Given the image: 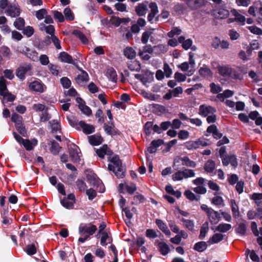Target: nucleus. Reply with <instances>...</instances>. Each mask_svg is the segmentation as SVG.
I'll use <instances>...</instances> for the list:
<instances>
[{"mask_svg": "<svg viewBox=\"0 0 262 262\" xmlns=\"http://www.w3.org/2000/svg\"><path fill=\"white\" fill-rule=\"evenodd\" d=\"M108 161L110 162L108 165V169L110 171H113L118 178H122L125 176V168L117 155L108 157Z\"/></svg>", "mask_w": 262, "mask_h": 262, "instance_id": "1", "label": "nucleus"}, {"mask_svg": "<svg viewBox=\"0 0 262 262\" xmlns=\"http://www.w3.org/2000/svg\"><path fill=\"white\" fill-rule=\"evenodd\" d=\"M97 230V227L91 223L81 224L78 228V233L81 235L78 238V242L81 243L85 242Z\"/></svg>", "mask_w": 262, "mask_h": 262, "instance_id": "2", "label": "nucleus"}, {"mask_svg": "<svg viewBox=\"0 0 262 262\" xmlns=\"http://www.w3.org/2000/svg\"><path fill=\"white\" fill-rule=\"evenodd\" d=\"M86 179L89 184L94 188H95L97 191L101 193L104 191V186L101 181L94 173L88 174Z\"/></svg>", "mask_w": 262, "mask_h": 262, "instance_id": "3", "label": "nucleus"}, {"mask_svg": "<svg viewBox=\"0 0 262 262\" xmlns=\"http://www.w3.org/2000/svg\"><path fill=\"white\" fill-rule=\"evenodd\" d=\"M179 34H180V29L178 28H174L168 32V36L171 38L168 40V45L173 47L177 46L179 42H180V37H178Z\"/></svg>", "mask_w": 262, "mask_h": 262, "instance_id": "4", "label": "nucleus"}, {"mask_svg": "<svg viewBox=\"0 0 262 262\" xmlns=\"http://www.w3.org/2000/svg\"><path fill=\"white\" fill-rule=\"evenodd\" d=\"M29 88L31 91L38 93H42L47 89L46 86L40 81H34L31 82Z\"/></svg>", "mask_w": 262, "mask_h": 262, "instance_id": "5", "label": "nucleus"}, {"mask_svg": "<svg viewBox=\"0 0 262 262\" xmlns=\"http://www.w3.org/2000/svg\"><path fill=\"white\" fill-rule=\"evenodd\" d=\"M149 7L150 9V12L148 15L147 20L151 24L157 22L158 21H156L155 20V18L156 17V15L159 12L157 4L153 2L150 3L149 5Z\"/></svg>", "mask_w": 262, "mask_h": 262, "instance_id": "6", "label": "nucleus"}, {"mask_svg": "<svg viewBox=\"0 0 262 262\" xmlns=\"http://www.w3.org/2000/svg\"><path fill=\"white\" fill-rule=\"evenodd\" d=\"M216 112L215 108L209 105H201L199 107V114L203 117H206L210 114Z\"/></svg>", "mask_w": 262, "mask_h": 262, "instance_id": "7", "label": "nucleus"}, {"mask_svg": "<svg viewBox=\"0 0 262 262\" xmlns=\"http://www.w3.org/2000/svg\"><path fill=\"white\" fill-rule=\"evenodd\" d=\"M32 67L31 64L21 66L16 70V75L20 79H24L25 75L31 72Z\"/></svg>", "mask_w": 262, "mask_h": 262, "instance_id": "8", "label": "nucleus"}, {"mask_svg": "<svg viewBox=\"0 0 262 262\" xmlns=\"http://www.w3.org/2000/svg\"><path fill=\"white\" fill-rule=\"evenodd\" d=\"M73 147H71L69 149L70 157L73 162H79L80 161V156L78 152L79 148L75 144H73Z\"/></svg>", "mask_w": 262, "mask_h": 262, "instance_id": "9", "label": "nucleus"}, {"mask_svg": "<svg viewBox=\"0 0 262 262\" xmlns=\"http://www.w3.org/2000/svg\"><path fill=\"white\" fill-rule=\"evenodd\" d=\"M76 102L78 104L79 108L84 114L88 116L92 114L91 109L85 104V102L82 98L77 97Z\"/></svg>", "mask_w": 262, "mask_h": 262, "instance_id": "10", "label": "nucleus"}, {"mask_svg": "<svg viewBox=\"0 0 262 262\" xmlns=\"http://www.w3.org/2000/svg\"><path fill=\"white\" fill-rule=\"evenodd\" d=\"M192 40L190 39H186L185 37L181 36V46L185 50L190 49L192 51H195L197 48L195 46H192Z\"/></svg>", "mask_w": 262, "mask_h": 262, "instance_id": "11", "label": "nucleus"}, {"mask_svg": "<svg viewBox=\"0 0 262 262\" xmlns=\"http://www.w3.org/2000/svg\"><path fill=\"white\" fill-rule=\"evenodd\" d=\"M5 12L6 14L12 17H15L20 14V9L18 6L15 4H11L6 9Z\"/></svg>", "mask_w": 262, "mask_h": 262, "instance_id": "12", "label": "nucleus"}, {"mask_svg": "<svg viewBox=\"0 0 262 262\" xmlns=\"http://www.w3.org/2000/svg\"><path fill=\"white\" fill-rule=\"evenodd\" d=\"M217 70L219 73L224 77L231 76L233 71L232 69L228 65L219 66Z\"/></svg>", "mask_w": 262, "mask_h": 262, "instance_id": "13", "label": "nucleus"}, {"mask_svg": "<svg viewBox=\"0 0 262 262\" xmlns=\"http://www.w3.org/2000/svg\"><path fill=\"white\" fill-rule=\"evenodd\" d=\"M79 129H81L85 134H90L95 132V127L93 125L86 124L83 121L78 122Z\"/></svg>", "mask_w": 262, "mask_h": 262, "instance_id": "14", "label": "nucleus"}, {"mask_svg": "<svg viewBox=\"0 0 262 262\" xmlns=\"http://www.w3.org/2000/svg\"><path fill=\"white\" fill-rule=\"evenodd\" d=\"M88 74L84 71L82 70L80 74H78L75 80L76 82L80 86H83L89 80Z\"/></svg>", "mask_w": 262, "mask_h": 262, "instance_id": "15", "label": "nucleus"}, {"mask_svg": "<svg viewBox=\"0 0 262 262\" xmlns=\"http://www.w3.org/2000/svg\"><path fill=\"white\" fill-rule=\"evenodd\" d=\"M155 244L158 246V249L162 255L165 256L169 253L170 251L169 246L165 242L156 240Z\"/></svg>", "mask_w": 262, "mask_h": 262, "instance_id": "16", "label": "nucleus"}, {"mask_svg": "<svg viewBox=\"0 0 262 262\" xmlns=\"http://www.w3.org/2000/svg\"><path fill=\"white\" fill-rule=\"evenodd\" d=\"M97 155L101 158H103L105 155L111 157L113 154L112 151L108 148L106 145H103L99 149L96 150Z\"/></svg>", "mask_w": 262, "mask_h": 262, "instance_id": "17", "label": "nucleus"}, {"mask_svg": "<svg viewBox=\"0 0 262 262\" xmlns=\"http://www.w3.org/2000/svg\"><path fill=\"white\" fill-rule=\"evenodd\" d=\"M208 215L211 224H216L221 220V216L219 213L217 211H214L212 209L209 210Z\"/></svg>", "mask_w": 262, "mask_h": 262, "instance_id": "18", "label": "nucleus"}, {"mask_svg": "<svg viewBox=\"0 0 262 262\" xmlns=\"http://www.w3.org/2000/svg\"><path fill=\"white\" fill-rule=\"evenodd\" d=\"M21 53L33 61H37L38 59V53L34 50L26 48L25 50H23Z\"/></svg>", "mask_w": 262, "mask_h": 262, "instance_id": "19", "label": "nucleus"}, {"mask_svg": "<svg viewBox=\"0 0 262 262\" xmlns=\"http://www.w3.org/2000/svg\"><path fill=\"white\" fill-rule=\"evenodd\" d=\"M156 223L158 228L168 236H170L171 232L168 229L167 225L161 220L156 219Z\"/></svg>", "mask_w": 262, "mask_h": 262, "instance_id": "20", "label": "nucleus"}, {"mask_svg": "<svg viewBox=\"0 0 262 262\" xmlns=\"http://www.w3.org/2000/svg\"><path fill=\"white\" fill-rule=\"evenodd\" d=\"M147 2L139 4L136 7V12L139 16H143L147 12Z\"/></svg>", "mask_w": 262, "mask_h": 262, "instance_id": "21", "label": "nucleus"}, {"mask_svg": "<svg viewBox=\"0 0 262 262\" xmlns=\"http://www.w3.org/2000/svg\"><path fill=\"white\" fill-rule=\"evenodd\" d=\"M104 129L107 134L111 136L119 134V130L115 127L113 123H111V125H108L105 123L104 124Z\"/></svg>", "mask_w": 262, "mask_h": 262, "instance_id": "22", "label": "nucleus"}, {"mask_svg": "<svg viewBox=\"0 0 262 262\" xmlns=\"http://www.w3.org/2000/svg\"><path fill=\"white\" fill-rule=\"evenodd\" d=\"M89 142L92 145H98L102 143L103 139L99 135H93L88 137Z\"/></svg>", "mask_w": 262, "mask_h": 262, "instance_id": "23", "label": "nucleus"}, {"mask_svg": "<svg viewBox=\"0 0 262 262\" xmlns=\"http://www.w3.org/2000/svg\"><path fill=\"white\" fill-rule=\"evenodd\" d=\"M21 144L24 146L26 150H31L37 144V140L35 139H33L31 141L25 139Z\"/></svg>", "mask_w": 262, "mask_h": 262, "instance_id": "24", "label": "nucleus"}, {"mask_svg": "<svg viewBox=\"0 0 262 262\" xmlns=\"http://www.w3.org/2000/svg\"><path fill=\"white\" fill-rule=\"evenodd\" d=\"M187 5L192 9H197L202 6L204 0H184Z\"/></svg>", "mask_w": 262, "mask_h": 262, "instance_id": "25", "label": "nucleus"}, {"mask_svg": "<svg viewBox=\"0 0 262 262\" xmlns=\"http://www.w3.org/2000/svg\"><path fill=\"white\" fill-rule=\"evenodd\" d=\"M59 58L61 62L73 63L72 57L66 52H62L59 55Z\"/></svg>", "mask_w": 262, "mask_h": 262, "instance_id": "26", "label": "nucleus"}, {"mask_svg": "<svg viewBox=\"0 0 262 262\" xmlns=\"http://www.w3.org/2000/svg\"><path fill=\"white\" fill-rule=\"evenodd\" d=\"M189 64L190 65V69L188 70V73L186 74V75L188 76L192 75L194 73L195 71L194 67L195 64L194 60L193 59L194 54L190 52L189 53Z\"/></svg>", "mask_w": 262, "mask_h": 262, "instance_id": "27", "label": "nucleus"}, {"mask_svg": "<svg viewBox=\"0 0 262 262\" xmlns=\"http://www.w3.org/2000/svg\"><path fill=\"white\" fill-rule=\"evenodd\" d=\"M199 72L200 75L205 78L211 77L212 76V73L210 69L205 66L201 67Z\"/></svg>", "mask_w": 262, "mask_h": 262, "instance_id": "28", "label": "nucleus"}, {"mask_svg": "<svg viewBox=\"0 0 262 262\" xmlns=\"http://www.w3.org/2000/svg\"><path fill=\"white\" fill-rule=\"evenodd\" d=\"M207 244L205 242H199L196 243L193 247V249L198 252H202L207 248Z\"/></svg>", "mask_w": 262, "mask_h": 262, "instance_id": "29", "label": "nucleus"}, {"mask_svg": "<svg viewBox=\"0 0 262 262\" xmlns=\"http://www.w3.org/2000/svg\"><path fill=\"white\" fill-rule=\"evenodd\" d=\"M224 235L221 233L214 234L207 242L209 244L218 243L223 239Z\"/></svg>", "mask_w": 262, "mask_h": 262, "instance_id": "30", "label": "nucleus"}, {"mask_svg": "<svg viewBox=\"0 0 262 262\" xmlns=\"http://www.w3.org/2000/svg\"><path fill=\"white\" fill-rule=\"evenodd\" d=\"M124 55L128 59H134L136 55V53L132 47H126L124 50Z\"/></svg>", "mask_w": 262, "mask_h": 262, "instance_id": "31", "label": "nucleus"}, {"mask_svg": "<svg viewBox=\"0 0 262 262\" xmlns=\"http://www.w3.org/2000/svg\"><path fill=\"white\" fill-rule=\"evenodd\" d=\"M128 69L131 71H139L141 69V64L138 61L134 60L127 63Z\"/></svg>", "mask_w": 262, "mask_h": 262, "instance_id": "32", "label": "nucleus"}, {"mask_svg": "<svg viewBox=\"0 0 262 262\" xmlns=\"http://www.w3.org/2000/svg\"><path fill=\"white\" fill-rule=\"evenodd\" d=\"M231 228V225L229 224H219L214 231H217L220 232H226Z\"/></svg>", "mask_w": 262, "mask_h": 262, "instance_id": "33", "label": "nucleus"}, {"mask_svg": "<svg viewBox=\"0 0 262 262\" xmlns=\"http://www.w3.org/2000/svg\"><path fill=\"white\" fill-rule=\"evenodd\" d=\"M195 176V172L192 169H183L181 170V180L183 178H188Z\"/></svg>", "mask_w": 262, "mask_h": 262, "instance_id": "34", "label": "nucleus"}, {"mask_svg": "<svg viewBox=\"0 0 262 262\" xmlns=\"http://www.w3.org/2000/svg\"><path fill=\"white\" fill-rule=\"evenodd\" d=\"M73 34L76 37H78L83 43L86 44L88 43V40L86 36L80 31L77 30H74Z\"/></svg>", "mask_w": 262, "mask_h": 262, "instance_id": "35", "label": "nucleus"}, {"mask_svg": "<svg viewBox=\"0 0 262 262\" xmlns=\"http://www.w3.org/2000/svg\"><path fill=\"white\" fill-rule=\"evenodd\" d=\"M63 13L67 20L72 21L74 19V13L70 8H66L63 11Z\"/></svg>", "mask_w": 262, "mask_h": 262, "instance_id": "36", "label": "nucleus"}, {"mask_svg": "<svg viewBox=\"0 0 262 262\" xmlns=\"http://www.w3.org/2000/svg\"><path fill=\"white\" fill-rule=\"evenodd\" d=\"M209 230L208 228V223L205 222L202 226L200 229V234L199 235V238L200 239H203L206 236V233Z\"/></svg>", "mask_w": 262, "mask_h": 262, "instance_id": "37", "label": "nucleus"}, {"mask_svg": "<svg viewBox=\"0 0 262 262\" xmlns=\"http://www.w3.org/2000/svg\"><path fill=\"white\" fill-rule=\"evenodd\" d=\"M61 147L59 144L55 141H53L51 142V151L54 155H57L59 154Z\"/></svg>", "mask_w": 262, "mask_h": 262, "instance_id": "38", "label": "nucleus"}, {"mask_svg": "<svg viewBox=\"0 0 262 262\" xmlns=\"http://www.w3.org/2000/svg\"><path fill=\"white\" fill-rule=\"evenodd\" d=\"M108 78L113 82H116L117 75L116 72L113 68L108 69L107 71Z\"/></svg>", "mask_w": 262, "mask_h": 262, "instance_id": "39", "label": "nucleus"}, {"mask_svg": "<svg viewBox=\"0 0 262 262\" xmlns=\"http://www.w3.org/2000/svg\"><path fill=\"white\" fill-rule=\"evenodd\" d=\"M6 80L3 77L0 78V95H4L8 91L6 86Z\"/></svg>", "mask_w": 262, "mask_h": 262, "instance_id": "40", "label": "nucleus"}, {"mask_svg": "<svg viewBox=\"0 0 262 262\" xmlns=\"http://www.w3.org/2000/svg\"><path fill=\"white\" fill-rule=\"evenodd\" d=\"M215 168V162L212 160L208 161L205 166L204 169L208 172H212Z\"/></svg>", "mask_w": 262, "mask_h": 262, "instance_id": "41", "label": "nucleus"}, {"mask_svg": "<svg viewBox=\"0 0 262 262\" xmlns=\"http://www.w3.org/2000/svg\"><path fill=\"white\" fill-rule=\"evenodd\" d=\"M14 25L17 29L21 30L25 26V20L23 18L19 17L14 22Z\"/></svg>", "mask_w": 262, "mask_h": 262, "instance_id": "42", "label": "nucleus"}, {"mask_svg": "<svg viewBox=\"0 0 262 262\" xmlns=\"http://www.w3.org/2000/svg\"><path fill=\"white\" fill-rule=\"evenodd\" d=\"M51 126L52 132L53 133H57L58 131H60V125L57 120H53L50 122Z\"/></svg>", "mask_w": 262, "mask_h": 262, "instance_id": "43", "label": "nucleus"}, {"mask_svg": "<svg viewBox=\"0 0 262 262\" xmlns=\"http://www.w3.org/2000/svg\"><path fill=\"white\" fill-rule=\"evenodd\" d=\"M184 194L186 195L187 198L191 201H198L200 200L201 196L200 195H195L190 190H186Z\"/></svg>", "mask_w": 262, "mask_h": 262, "instance_id": "44", "label": "nucleus"}, {"mask_svg": "<svg viewBox=\"0 0 262 262\" xmlns=\"http://www.w3.org/2000/svg\"><path fill=\"white\" fill-rule=\"evenodd\" d=\"M60 202L61 205L67 209H72L74 207V203L66 198L61 200Z\"/></svg>", "mask_w": 262, "mask_h": 262, "instance_id": "45", "label": "nucleus"}, {"mask_svg": "<svg viewBox=\"0 0 262 262\" xmlns=\"http://www.w3.org/2000/svg\"><path fill=\"white\" fill-rule=\"evenodd\" d=\"M231 208L233 214L235 217H238L239 215L238 207L234 200H231Z\"/></svg>", "mask_w": 262, "mask_h": 262, "instance_id": "46", "label": "nucleus"}, {"mask_svg": "<svg viewBox=\"0 0 262 262\" xmlns=\"http://www.w3.org/2000/svg\"><path fill=\"white\" fill-rule=\"evenodd\" d=\"M166 192L175 195L177 198H180V191L179 190L174 191L171 185H167L165 187Z\"/></svg>", "mask_w": 262, "mask_h": 262, "instance_id": "47", "label": "nucleus"}, {"mask_svg": "<svg viewBox=\"0 0 262 262\" xmlns=\"http://www.w3.org/2000/svg\"><path fill=\"white\" fill-rule=\"evenodd\" d=\"M182 161V164L185 165L188 167H194L196 165L194 162L190 160L187 157H184L181 159Z\"/></svg>", "mask_w": 262, "mask_h": 262, "instance_id": "48", "label": "nucleus"}, {"mask_svg": "<svg viewBox=\"0 0 262 262\" xmlns=\"http://www.w3.org/2000/svg\"><path fill=\"white\" fill-rule=\"evenodd\" d=\"M236 232L242 235H245L246 232V226L244 223H241L236 228Z\"/></svg>", "mask_w": 262, "mask_h": 262, "instance_id": "49", "label": "nucleus"}, {"mask_svg": "<svg viewBox=\"0 0 262 262\" xmlns=\"http://www.w3.org/2000/svg\"><path fill=\"white\" fill-rule=\"evenodd\" d=\"M11 120L15 123V125L17 124L19 125L20 123H22L23 118L21 116L16 113H13L12 115Z\"/></svg>", "mask_w": 262, "mask_h": 262, "instance_id": "50", "label": "nucleus"}, {"mask_svg": "<svg viewBox=\"0 0 262 262\" xmlns=\"http://www.w3.org/2000/svg\"><path fill=\"white\" fill-rule=\"evenodd\" d=\"M152 122L148 121L144 125V132L146 135H150L152 130Z\"/></svg>", "mask_w": 262, "mask_h": 262, "instance_id": "51", "label": "nucleus"}, {"mask_svg": "<svg viewBox=\"0 0 262 262\" xmlns=\"http://www.w3.org/2000/svg\"><path fill=\"white\" fill-rule=\"evenodd\" d=\"M210 91L213 94H217L222 91L221 86L215 84L214 83H211L210 84Z\"/></svg>", "mask_w": 262, "mask_h": 262, "instance_id": "52", "label": "nucleus"}, {"mask_svg": "<svg viewBox=\"0 0 262 262\" xmlns=\"http://www.w3.org/2000/svg\"><path fill=\"white\" fill-rule=\"evenodd\" d=\"M23 33L24 35L29 37L31 36L34 33V29L32 27L27 26L23 29Z\"/></svg>", "mask_w": 262, "mask_h": 262, "instance_id": "53", "label": "nucleus"}, {"mask_svg": "<svg viewBox=\"0 0 262 262\" xmlns=\"http://www.w3.org/2000/svg\"><path fill=\"white\" fill-rule=\"evenodd\" d=\"M48 68L51 73L55 76H57L59 73V68L52 63H50L48 65Z\"/></svg>", "mask_w": 262, "mask_h": 262, "instance_id": "54", "label": "nucleus"}, {"mask_svg": "<svg viewBox=\"0 0 262 262\" xmlns=\"http://www.w3.org/2000/svg\"><path fill=\"white\" fill-rule=\"evenodd\" d=\"M15 127L17 131L21 134L23 136L25 137L27 135V132L23 123H20L19 125H16Z\"/></svg>", "mask_w": 262, "mask_h": 262, "instance_id": "55", "label": "nucleus"}, {"mask_svg": "<svg viewBox=\"0 0 262 262\" xmlns=\"http://www.w3.org/2000/svg\"><path fill=\"white\" fill-rule=\"evenodd\" d=\"M53 14L54 18L58 20L60 23H63L64 21L65 18L61 12L58 11H54Z\"/></svg>", "mask_w": 262, "mask_h": 262, "instance_id": "56", "label": "nucleus"}, {"mask_svg": "<svg viewBox=\"0 0 262 262\" xmlns=\"http://www.w3.org/2000/svg\"><path fill=\"white\" fill-rule=\"evenodd\" d=\"M76 186L80 191H84L86 187L85 182L83 180L80 179H78L76 181Z\"/></svg>", "mask_w": 262, "mask_h": 262, "instance_id": "57", "label": "nucleus"}, {"mask_svg": "<svg viewBox=\"0 0 262 262\" xmlns=\"http://www.w3.org/2000/svg\"><path fill=\"white\" fill-rule=\"evenodd\" d=\"M163 70L165 76L167 78L170 77L172 72L171 69L169 67L168 63H164Z\"/></svg>", "mask_w": 262, "mask_h": 262, "instance_id": "58", "label": "nucleus"}, {"mask_svg": "<svg viewBox=\"0 0 262 262\" xmlns=\"http://www.w3.org/2000/svg\"><path fill=\"white\" fill-rule=\"evenodd\" d=\"M234 16L235 21L242 23V25H244L245 24V22L246 20L245 16L238 13V12H235L234 14Z\"/></svg>", "mask_w": 262, "mask_h": 262, "instance_id": "59", "label": "nucleus"}, {"mask_svg": "<svg viewBox=\"0 0 262 262\" xmlns=\"http://www.w3.org/2000/svg\"><path fill=\"white\" fill-rule=\"evenodd\" d=\"M217 17L221 19L227 18L229 15V12L228 10L224 9H220L218 11Z\"/></svg>", "mask_w": 262, "mask_h": 262, "instance_id": "60", "label": "nucleus"}, {"mask_svg": "<svg viewBox=\"0 0 262 262\" xmlns=\"http://www.w3.org/2000/svg\"><path fill=\"white\" fill-rule=\"evenodd\" d=\"M188 149L192 150L198 148V144L195 141H189L186 142L184 145Z\"/></svg>", "mask_w": 262, "mask_h": 262, "instance_id": "61", "label": "nucleus"}, {"mask_svg": "<svg viewBox=\"0 0 262 262\" xmlns=\"http://www.w3.org/2000/svg\"><path fill=\"white\" fill-rule=\"evenodd\" d=\"M0 53H1L4 57H9L10 50L7 47L4 46L0 47Z\"/></svg>", "mask_w": 262, "mask_h": 262, "instance_id": "62", "label": "nucleus"}, {"mask_svg": "<svg viewBox=\"0 0 262 262\" xmlns=\"http://www.w3.org/2000/svg\"><path fill=\"white\" fill-rule=\"evenodd\" d=\"M39 60L40 63L42 65L46 66L48 64L49 65L50 64L49 57H48L47 55H46L45 54L41 55L39 57Z\"/></svg>", "mask_w": 262, "mask_h": 262, "instance_id": "63", "label": "nucleus"}, {"mask_svg": "<svg viewBox=\"0 0 262 262\" xmlns=\"http://www.w3.org/2000/svg\"><path fill=\"white\" fill-rule=\"evenodd\" d=\"M60 82L64 88H69L71 84V81L67 77H62L60 79Z\"/></svg>", "mask_w": 262, "mask_h": 262, "instance_id": "64", "label": "nucleus"}]
</instances>
